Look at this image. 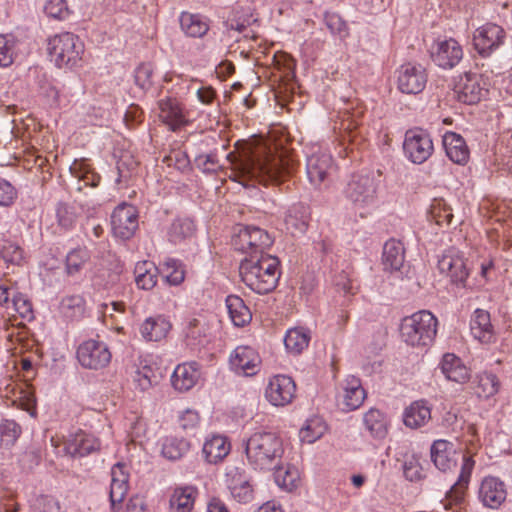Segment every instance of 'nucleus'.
Here are the masks:
<instances>
[{
	"label": "nucleus",
	"mask_w": 512,
	"mask_h": 512,
	"mask_svg": "<svg viewBox=\"0 0 512 512\" xmlns=\"http://www.w3.org/2000/svg\"><path fill=\"white\" fill-rule=\"evenodd\" d=\"M230 178L244 187L278 185L294 172L297 162L270 140L254 137L237 143V154L231 153Z\"/></svg>",
	"instance_id": "f257e3e1"
},
{
	"label": "nucleus",
	"mask_w": 512,
	"mask_h": 512,
	"mask_svg": "<svg viewBox=\"0 0 512 512\" xmlns=\"http://www.w3.org/2000/svg\"><path fill=\"white\" fill-rule=\"evenodd\" d=\"M239 274L249 289L257 294H268L278 285L280 261L270 254L252 255L241 261Z\"/></svg>",
	"instance_id": "f03ea898"
},
{
	"label": "nucleus",
	"mask_w": 512,
	"mask_h": 512,
	"mask_svg": "<svg viewBox=\"0 0 512 512\" xmlns=\"http://www.w3.org/2000/svg\"><path fill=\"white\" fill-rule=\"evenodd\" d=\"M284 453L282 437L272 431L255 432L245 444L246 459L253 470H274L282 464Z\"/></svg>",
	"instance_id": "7ed1b4c3"
},
{
	"label": "nucleus",
	"mask_w": 512,
	"mask_h": 512,
	"mask_svg": "<svg viewBox=\"0 0 512 512\" xmlns=\"http://www.w3.org/2000/svg\"><path fill=\"white\" fill-rule=\"evenodd\" d=\"M437 325L438 320L430 311H418L402 319L401 339L411 347H428L436 337Z\"/></svg>",
	"instance_id": "20e7f679"
},
{
	"label": "nucleus",
	"mask_w": 512,
	"mask_h": 512,
	"mask_svg": "<svg viewBox=\"0 0 512 512\" xmlns=\"http://www.w3.org/2000/svg\"><path fill=\"white\" fill-rule=\"evenodd\" d=\"M48 53L58 68H73L82 58L84 45L78 36L64 32L49 39Z\"/></svg>",
	"instance_id": "39448f33"
},
{
	"label": "nucleus",
	"mask_w": 512,
	"mask_h": 512,
	"mask_svg": "<svg viewBox=\"0 0 512 512\" xmlns=\"http://www.w3.org/2000/svg\"><path fill=\"white\" fill-rule=\"evenodd\" d=\"M345 195L356 209L370 212L378 204V183L368 175L353 176L347 184Z\"/></svg>",
	"instance_id": "423d86ee"
},
{
	"label": "nucleus",
	"mask_w": 512,
	"mask_h": 512,
	"mask_svg": "<svg viewBox=\"0 0 512 512\" xmlns=\"http://www.w3.org/2000/svg\"><path fill=\"white\" fill-rule=\"evenodd\" d=\"M272 243V238L264 229L253 225L239 226L233 238L234 247L250 256L265 254L264 250Z\"/></svg>",
	"instance_id": "0eeeda50"
},
{
	"label": "nucleus",
	"mask_w": 512,
	"mask_h": 512,
	"mask_svg": "<svg viewBox=\"0 0 512 512\" xmlns=\"http://www.w3.org/2000/svg\"><path fill=\"white\" fill-rule=\"evenodd\" d=\"M487 92L488 81L478 73L466 72L457 78L454 85L457 100L468 105L478 103Z\"/></svg>",
	"instance_id": "6e6552de"
},
{
	"label": "nucleus",
	"mask_w": 512,
	"mask_h": 512,
	"mask_svg": "<svg viewBox=\"0 0 512 512\" xmlns=\"http://www.w3.org/2000/svg\"><path fill=\"white\" fill-rule=\"evenodd\" d=\"M404 155L414 164L426 162L434 151L430 135L422 129L406 131L403 142Z\"/></svg>",
	"instance_id": "1a4fd4ad"
},
{
	"label": "nucleus",
	"mask_w": 512,
	"mask_h": 512,
	"mask_svg": "<svg viewBox=\"0 0 512 512\" xmlns=\"http://www.w3.org/2000/svg\"><path fill=\"white\" fill-rule=\"evenodd\" d=\"M77 359L86 369L100 370L109 365L112 359L111 351L103 341L89 339L77 348Z\"/></svg>",
	"instance_id": "9d476101"
},
{
	"label": "nucleus",
	"mask_w": 512,
	"mask_h": 512,
	"mask_svg": "<svg viewBox=\"0 0 512 512\" xmlns=\"http://www.w3.org/2000/svg\"><path fill=\"white\" fill-rule=\"evenodd\" d=\"M461 44L452 37L436 39L430 48V57L435 65L442 69H453L463 59Z\"/></svg>",
	"instance_id": "9b49d317"
},
{
	"label": "nucleus",
	"mask_w": 512,
	"mask_h": 512,
	"mask_svg": "<svg viewBox=\"0 0 512 512\" xmlns=\"http://www.w3.org/2000/svg\"><path fill=\"white\" fill-rule=\"evenodd\" d=\"M296 391L297 386L292 377L276 374L268 379L264 395L272 406L285 407L293 402Z\"/></svg>",
	"instance_id": "f8f14e48"
},
{
	"label": "nucleus",
	"mask_w": 512,
	"mask_h": 512,
	"mask_svg": "<svg viewBox=\"0 0 512 512\" xmlns=\"http://www.w3.org/2000/svg\"><path fill=\"white\" fill-rule=\"evenodd\" d=\"M366 397L360 378L349 375L339 383L336 403L342 411L351 412L360 408Z\"/></svg>",
	"instance_id": "ddd939ff"
},
{
	"label": "nucleus",
	"mask_w": 512,
	"mask_h": 512,
	"mask_svg": "<svg viewBox=\"0 0 512 512\" xmlns=\"http://www.w3.org/2000/svg\"><path fill=\"white\" fill-rule=\"evenodd\" d=\"M505 39L506 32L501 26L486 23L475 30L473 45L482 57H489L505 43Z\"/></svg>",
	"instance_id": "4468645a"
},
{
	"label": "nucleus",
	"mask_w": 512,
	"mask_h": 512,
	"mask_svg": "<svg viewBox=\"0 0 512 512\" xmlns=\"http://www.w3.org/2000/svg\"><path fill=\"white\" fill-rule=\"evenodd\" d=\"M111 226L115 237L128 240L138 229V211L127 203L118 205L111 215Z\"/></svg>",
	"instance_id": "2eb2a0df"
},
{
	"label": "nucleus",
	"mask_w": 512,
	"mask_h": 512,
	"mask_svg": "<svg viewBox=\"0 0 512 512\" xmlns=\"http://www.w3.org/2000/svg\"><path fill=\"white\" fill-rule=\"evenodd\" d=\"M474 467L475 460L473 454L465 452L462 457L461 471L458 480L450 490L447 491L445 499L442 501L445 509H454L462 504Z\"/></svg>",
	"instance_id": "dca6fc26"
},
{
	"label": "nucleus",
	"mask_w": 512,
	"mask_h": 512,
	"mask_svg": "<svg viewBox=\"0 0 512 512\" xmlns=\"http://www.w3.org/2000/svg\"><path fill=\"white\" fill-rule=\"evenodd\" d=\"M225 484L231 496L239 503H249L254 499V486L251 477L244 469L227 466Z\"/></svg>",
	"instance_id": "f3484780"
},
{
	"label": "nucleus",
	"mask_w": 512,
	"mask_h": 512,
	"mask_svg": "<svg viewBox=\"0 0 512 512\" xmlns=\"http://www.w3.org/2000/svg\"><path fill=\"white\" fill-rule=\"evenodd\" d=\"M438 270L450 278L453 283L465 285L468 269L463 253L456 248H449L443 252L438 260Z\"/></svg>",
	"instance_id": "a211bd4d"
},
{
	"label": "nucleus",
	"mask_w": 512,
	"mask_h": 512,
	"mask_svg": "<svg viewBox=\"0 0 512 512\" xmlns=\"http://www.w3.org/2000/svg\"><path fill=\"white\" fill-rule=\"evenodd\" d=\"M334 171L333 159L328 152L318 150L307 157L306 173L314 187H320L327 182Z\"/></svg>",
	"instance_id": "6ab92c4d"
},
{
	"label": "nucleus",
	"mask_w": 512,
	"mask_h": 512,
	"mask_svg": "<svg viewBox=\"0 0 512 512\" xmlns=\"http://www.w3.org/2000/svg\"><path fill=\"white\" fill-rule=\"evenodd\" d=\"M427 83V73L420 64L405 63L397 71V85L402 93L418 94Z\"/></svg>",
	"instance_id": "aec40b11"
},
{
	"label": "nucleus",
	"mask_w": 512,
	"mask_h": 512,
	"mask_svg": "<svg viewBox=\"0 0 512 512\" xmlns=\"http://www.w3.org/2000/svg\"><path fill=\"white\" fill-rule=\"evenodd\" d=\"M261 358L250 346H237L230 354L229 365L238 375L253 376L259 371Z\"/></svg>",
	"instance_id": "412c9836"
},
{
	"label": "nucleus",
	"mask_w": 512,
	"mask_h": 512,
	"mask_svg": "<svg viewBox=\"0 0 512 512\" xmlns=\"http://www.w3.org/2000/svg\"><path fill=\"white\" fill-rule=\"evenodd\" d=\"M506 485L494 476L485 477L479 486L478 499L483 506L498 509L506 500Z\"/></svg>",
	"instance_id": "4be33fe9"
},
{
	"label": "nucleus",
	"mask_w": 512,
	"mask_h": 512,
	"mask_svg": "<svg viewBox=\"0 0 512 512\" xmlns=\"http://www.w3.org/2000/svg\"><path fill=\"white\" fill-rule=\"evenodd\" d=\"M470 332L474 339L483 344H490L496 341V333L488 311L476 309L473 312L470 319Z\"/></svg>",
	"instance_id": "5701e85b"
},
{
	"label": "nucleus",
	"mask_w": 512,
	"mask_h": 512,
	"mask_svg": "<svg viewBox=\"0 0 512 512\" xmlns=\"http://www.w3.org/2000/svg\"><path fill=\"white\" fill-rule=\"evenodd\" d=\"M431 459L440 471L446 472L454 468L457 457L453 443L444 439L435 440L431 446Z\"/></svg>",
	"instance_id": "b1692460"
},
{
	"label": "nucleus",
	"mask_w": 512,
	"mask_h": 512,
	"mask_svg": "<svg viewBox=\"0 0 512 512\" xmlns=\"http://www.w3.org/2000/svg\"><path fill=\"white\" fill-rule=\"evenodd\" d=\"M438 367L447 380L462 384L470 378L469 369L454 353H445Z\"/></svg>",
	"instance_id": "393cba45"
},
{
	"label": "nucleus",
	"mask_w": 512,
	"mask_h": 512,
	"mask_svg": "<svg viewBox=\"0 0 512 512\" xmlns=\"http://www.w3.org/2000/svg\"><path fill=\"white\" fill-rule=\"evenodd\" d=\"M443 146L447 157L456 164L465 165L469 160L470 151L464 138L455 132H446Z\"/></svg>",
	"instance_id": "a878e982"
},
{
	"label": "nucleus",
	"mask_w": 512,
	"mask_h": 512,
	"mask_svg": "<svg viewBox=\"0 0 512 512\" xmlns=\"http://www.w3.org/2000/svg\"><path fill=\"white\" fill-rule=\"evenodd\" d=\"M100 442L91 434L80 431L68 440L65 446L66 453L71 457H84L99 450Z\"/></svg>",
	"instance_id": "bb28decb"
},
{
	"label": "nucleus",
	"mask_w": 512,
	"mask_h": 512,
	"mask_svg": "<svg viewBox=\"0 0 512 512\" xmlns=\"http://www.w3.org/2000/svg\"><path fill=\"white\" fill-rule=\"evenodd\" d=\"M231 451V443L227 437L212 435L203 444L202 455L206 462L216 464L221 462Z\"/></svg>",
	"instance_id": "cd10ccee"
},
{
	"label": "nucleus",
	"mask_w": 512,
	"mask_h": 512,
	"mask_svg": "<svg viewBox=\"0 0 512 512\" xmlns=\"http://www.w3.org/2000/svg\"><path fill=\"white\" fill-rule=\"evenodd\" d=\"M128 474L124 471V466L120 463L114 465L111 469L110 502L113 509L120 505L124 500L128 489Z\"/></svg>",
	"instance_id": "c85d7f7f"
},
{
	"label": "nucleus",
	"mask_w": 512,
	"mask_h": 512,
	"mask_svg": "<svg viewBox=\"0 0 512 512\" xmlns=\"http://www.w3.org/2000/svg\"><path fill=\"white\" fill-rule=\"evenodd\" d=\"M362 422L371 437L383 439L388 434L389 421L387 416L376 408H370L363 414Z\"/></svg>",
	"instance_id": "c756f323"
},
{
	"label": "nucleus",
	"mask_w": 512,
	"mask_h": 512,
	"mask_svg": "<svg viewBox=\"0 0 512 512\" xmlns=\"http://www.w3.org/2000/svg\"><path fill=\"white\" fill-rule=\"evenodd\" d=\"M405 261V249L401 241L390 239L383 247L382 263L385 270L399 271Z\"/></svg>",
	"instance_id": "7c9ffc66"
},
{
	"label": "nucleus",
	"mask_w": 512,
	"mask_h": 512,
	"mask_svg": "<svg viewBox=\"0 0 512 512\" xmlns=\"http://www.w3.org/2000/svg\"><path fill=\"white\" fill-rule=\"evenodd\" d=\"M431 419V409L423 400L415 401L403 413L404 424L412 429L424 426Z\"/></svg>",
	"instance_id": "2f4dec72"
},
{
	"label": "nucleus",
	"mask_w": 512,
	"mask_h": 512,
	"mask_svg": "<svg viewBox=\"0 0 512 512\" xmlns=\"http://www.w3.org/2000/svg\"><path fill=\"white\" fill-rule=\"evenodd\" d=\"M159 118L167 124L172 130H177L187 123L178 102L175 99H166L159 101Z\"/></svg>",
	"instance_id": "473e14b6"
},
{
	"label": "nucleus",
	"mask_w": 512,
	"mask_h": 512,
	"mask_svg": "<svg viewBox=\"0 0 512 512\" xmlns=\"http://www.w3.org/2000/svg\"><path fill=\"white\" fill-rule=\"evenodd\" d=\"M171 329V324L162 316L149 317L141 325L140 332L147 341L164 339Z\"/></svg>",
	"instance_id": "72a5a7b5"
},
{
	"label": "nucleus",
	"mask_w": 512,
	"mask_h": 512,
	"mask_svg": "<svg viewBox=\"0 0 512 512\" xmlns=\"http://www.w3.org/2000/svg\"><path fill=\"white\" fill-rule=\"evenodd\" d=\"M225 303L229 317L235 326L244 327L250 323L252 314L241 297L229 295Z\"/></svg>",
	"instance_id": "f704fd0d"
},
{
	"label": "nucleus",
	"mask_w": 512,
	"mask_h": 512,
	"mask_svg": "<svg viewBox=\"0 0 512 512\" xmlns=\"http://www.w3.org/2000/svg\"><path fill=\"white\" fill-rule=\"evenodd\" d=\"M310 340L311 335L308 329L294 327L287 330L284 345L289 353L298 355L308 347Z\"/></svg>",
	"instance_id": "c9c22d12"
},
{
	"label": "nucleus",
	"mask_w": 512,
	"mask_h": 512,
	"mask_svg": "<svg viewBox=\"0 0 512 512\" xmlns=\"http://www.w3.org/2000/svg\"><path fill=\"white\" fill-rule=\"evenodd\" d=\"M328 426L325 420L318 415L308 418L299 431L300 440L307 444H313L323 437Z\"/></svg>",
	"instance_id": "e433bc0d"
},
{
	"label": "nucleus",
	"mask_w": 512,
	"mask_h": 512,
	"mask_svg": "<svg viewBox=\"0 0 512 512\" xmlns=\"http://www.w3.org/2000/svg\"><path fill=\"white\" fill-rule=\"evenodd\" d=\"M135 282L138 288L151 290L158 281V269L149 261L139 262L134 269Z\"/></svg>",
	"instance_id": "4c0bfd02"
},
{
	"label": "nucleus",
	"mask_w": 512,
	"mask_h": 512,
	"mask_svg": "<svg viewBox=\"0 0 512 512\" xmlns=\"http://www.w3.org/2000/svg\"><path fill=\"white\" fill-rule=\"evenodd\" d=\"M308 217L306 208L302 204L290 207L285 216L286 229L292 234L304 233L307 228Z\"/></svg>",
	"instance_id": "58836bf2"
},
{
	"label": "nucleus",
	"mask_w": 512,
	"mask_h": 512,
	"mask_svg": "<svg viewBox=\"0 0 512 512\" xmlns=\"http://www.w3.org/2000/svg\"><path fill=\"white\" fill-rule=\"evenodd\" d=\"M60 313L68 320H79L85 313V300L80 295L64 297L59 305Z\"/></svg>",
	"instance_id": "ea45409f"
},
{
	"label": "nucleus",
	"mask_w": 512,
	"mask_h": 512,
	"mask_svg": "<svg viewBox=\"0 0 512 512\" xmlns=\"http://www.w3.org/2000/svg\"><path fill=\"white\" fill-rule=\"evenodd\" d=\"M90 253L85 247H78L71 250L65 260V271L69 276L77 275L84 265L89 261Z\"/></svg>",
	"instance_id": "a19ab883"
},
{
	"label": "nucleus",
	"mask_w": 512,
	"mask_h": 512,
	"mask_svg": "<svg viewBox=\"0 0 512 512\" xmlns=\"http://www.w3.org/2000/svg\"><path fill=\"white\" fill-rule=\"evenodd\" d=\"M275 469L274 478L279 487L292 491L298 486L300 482V473L296 467L288 465L284 468L279 465Z\"/></svg>",
	"instance_id": "79ce46f5"
},
{
	"label": "nucleus",
	"mask_w": 512,
	"mask_h": 512,
	"mask_svg": "<svg viewBox=\"0 0 512 512\" xmlns=\"http://www.w3.org/2000/svg\"><path fill=\"white\" fill-rule=\"evenodd\" d=\"M500 382L491 372H482L477 375L476 394L479 397L489 398L498 393Z\"/></svg>",
	"instance_id": "37998d69"
},
{
	"label": "nucleus",
	"mask_w": 512,
	"mask_h": 512,
	"mask_svg": "<svg viewBox=\"0 0 512 512\" xmlns=\"http://www.w3.org/2000/svg\"><path fill=\"white\" fill-rule=\"evenodd\" d=\"M171 383L180 393L189 391L192 388V364H179L172 374Z\"/></svg>",
	"instance_id": "c03bdc74"
},
{
	"label": "nucleus",
	"mask_w": 512,
	"mask_h": 512,
	"mask_svg": "<svg viewBox=\"0 0 512 512\" xmlns=\"http://www.w3.org/2000/svg\"><path fill=\"white\" fill-rule=\"evenodd\" d=\"M429 217L439 226L449 225L453 219L452 208L442 198L433 199L430 209Z\"/></svg>",
	"instance_id": "a18cd8bd"
},
{
	"label": "nucleus",
	"mask_w": 512,
	"mask_h": 512,
	"mask_svg": "<svg viewBox=\"0 0 512 512\" xmlns=\"http://www.w3.org/2000/svg\"><path fill=\"white\" fill-rule=\"evenodd\" d=\"M170 508L174 512H190L192 509V487H177L171 495Z\"/></svg>",
	"instance_id": "49530a36"
},
{
	"label": "nucleus",
	"mask_w": 512,
	"mask_h": 512,
	"mask_svg": "<svg viewBox=\"0 0 512 512\" xmlns=\"http://www.w3.org/2000/svg\"><path fill=\"white\" fill-rule=\"evenodd\" d=\"M138 161L130 152H122L117 161V184L127 182L138 168Z\"/></svg>",
	"instance_id": "de8ad7c7"
},
{
	"label": "nucleus",
	"mask_w": 512,
	"mask_h": 512,
	"mask_svg": "<svg viewBox=\"0 0 512 512\" xmlns=\"http://www.w3.org/2000/svg\"><path fill=\"white\" fill-rule=\"evenodd\" d=\"M15 37L11 34H0V67H9L16 57Z\"/></svg>",
	"instance_id": "09e8293b"
},
{
	"label": "nucleus",
	"mask_w": 512,
	"mask_h": 512,
	"mask_svg": "<svg viewBox=\"0 0 512 512\" xmlns=\"http://www.w3.org/2000/svg\"><path fill=\"white\" fill-rule=\"evenodd\" d=\"M189 447V442L185 440L177 438H166L162 444L161 453L163 457L169 460H177L189 450Z\"/></svg>",
	"instance_id": "8fccbe9b"
},
{
	"label": "nucleus",
	"mask_w": 512,
	"mask_h": 512,
	"mask_svg": "<svg viewBox=\"0 0 512 512\" xmlns=\"http://www.w3.org/2000/svg\"><path fill=\"white\" fill-rule=\"evenodd\" d=\"M21 427L14 420H4L0 424V444L1 446L10 447L15 444L21 435Z\"/></svg>",
	"instance_id": "3c124183"
},
{
	"label": "nucleus",
	"mask_w": 512,
	"mask_h": 512,
	"mask_svg": "<svg viewBox=\"0 0 512 512\" xmlns=\"http://www.w3.org/2000/svg\"><path fill=\"white\" fill-rule=\"evenodd\" d=\"M14 311L24 320L32 321L34 311L31 300L23 293H14L11 301Z\"/></svg>",
	"instance_id": "603ef678"
},
{
	"label": "nucleus",
	"mask_w": 512,
	"mask_h": 512,
	"mask_svg": "<svg viewBox=\"0 0 512 512\" xmlns=\"http://www.w3.org/2000/svg\"><path fill=\"white\" fill-rule=\"evenodd\" d=\"M70 170L76 177L83 180L86 185L97 186L100 182V176L84 160L75 161Z\"/></svg>",
	"instance_id": "864d4df0"
},
{
	"label": "nucleus",
	"mask_w": 512,
	"mask_h": 512,
	"mask_svg": "<svg viewBox=\"0 0 512 512\" xmlns=\"http://www.w3.org/2000/svg\"><path fill=\"white\" fill-rule=\"evenodd\" d=\"M191 233L192 220L189 218L177 219L171 225L169 236L172 242L177 243L189 237Z\"/></svg>",
	"instance_id": "5fc2aeb1"
},
{
	"label": "nucleus",
	"mask_w": 512,
	"mask_h": 512,
	"mask_svg": "<svg viewBox=\"0 0 512 512\" xmlns=\"http://www.w3.org/2000/svg\"><path fill=\"white\" fill-rule=\"evenodd\" d=\"M44 11L47 16L57 20H65L70 15L66 0H46Z\"/></svg>",
	"instance_id": "6e6d98bb"
},
{
	"label": "nucleus",
	"mask_w": 512,
	"mask_h": 512,
	"mask_svg": "<svg viewBox=\"0 0 512 512\" xmlns=\"http://www.w3.org/2000/svg\"><path fill=\"white\" fill-rule=\"evenodd\" d=\"M165 266V278L172 285H179L183 282L185 277V271L183 265L176 260H168L164 264Z\"/></svg>",
	"instance_id": "4d7b16f0"
},
{
	"label": "nucleus",
	"mask_w": 512,
	"mask_h": 512,
	"mask_svg": "<svg viewBox=\"0 0 512 512\" xmlns=\"http://www.w3.org/2000/svg\"><path fill=\"white\" fill-rule=\"evenodd\" d=\"M325 23L332 34L346 38L349 34L346 22L335 13L325 15Z\"/></svg>",
	"instance_id": "13d9d810"
},
{
	"label": "nucleus",
	"mask_w": 512,
	"mask_h": 512,
	"mask_svg": "<svg viewBox=\"0 0 512 512\" xmlns=\"http://www.w3.org/2000/svg\"><path fill=\"white\" fill-rule=\"evenodd\" d=\"M1 256L6 263L20 265L24 259L23 250L14 243H6L1 249Z\"/></svg>",
	"instance_id": "bf43d9fd"
},
{
	"label": "nucleus",
	"mask_w": 512,
	"mask_h": 512,
	"mask_svg": "<svg viewBox=\"0 0 512 512\" xmlns=\"http://www.w3.org/2000/svg\"><path fill=\"white\" fill-rule=\"evenodd\" d=\"M153 68L150 64H141L135 71V82L141 89H148L152 85Z\"/></svg>",
	"instance_id": "052dcab7"
},
{
	"label": "nucleus",
	"mask_w": 512,
	"mask_h": 512,
	"mask_svg": "<svg viewBox=\"0 0 512 512\" xmlns=\"http://www.w3.org/2000/svg\"><path fill=\"white\" fill-rule=\"evenodd\" d=\"M403 473L407 480L418 481L422 478V468L418 458L411 456L406 459L403 465Z\"/></svg>",
	"instance_id": "680f3d73"
},
{
	"label": "nucleus",
	"mask_w": 512,
	"mask_h": 512,
	"mask_svg": "<svg viewBox=\"0 0 512 512\" xmlns=\"http://www.w3.org/2000/svg\"><path fill=\"white\" fill-rule=\"evenodd\" d=\"M56 216L60 226L68 229L75 222V214L72 209L65 203H59L56 208Z\"/></svg>",
	"instance_id": "e2e57ef3"
},
{
	"label": "nucleus",
	"mask_w": 512,
	"mask_h": 512,
	"mask_svg": "<svg viewBox=\"0 0 512 512\" xmlns=\"http://www.w3.org/2000/svg\"><path fill=\"white\" fill-rule=\"evenodd\" d=\"M17 197L16 189L5 179L0 178V206L12 205Z\"/></svg>",
	"instance_id": "0e129e2a"
},
{
	"label": "nucleus",
	"mask_w": 512,
	"mask_h": 512,
	"mask_svg": "<svg viewBox=\"0 0 512 512\" xmlns=\"http://www.w3.org/2000/svg\"><path fill=\"white\" fill-rule=\"evenodd\" d=\"M34 505L38 512H60V504L52 496L40 495Z\"/></svg>",
	"instance_id": "69168bd1"
},
{
	"label": "nucleus",
	"mask_w": 512,
	"mask_h": 512,
	"mask_svg": "<svg viewBox=\"0 0 512 512\" xmlns=\"http://www.w3.org/2000/svg\"><path fill=\"white\" fill-rule=\"evenodd\" d=\"M169 165H173L180 171L190 170V158L189 155L184 151H173L168 157Z\"/></svg>",
	"instance_id": "338daca9"
},
{
	"label": "nucleus",
	"mask_w": 512,
	"mask_h": 512,
	"mask_svg": "<svg viewBox=\"0 0 512 512\" xmlns=\"http://www.w3.org/2000/svg\"><path fill=\"white\" fill-rule=\"evenodd\" d=\"M196 96L200 103L204 105H211L214 103L217 93L212 86L202 84L196 90Z\"/></svg>",
	"instance_id": "774afa93"
}]
</instances>
